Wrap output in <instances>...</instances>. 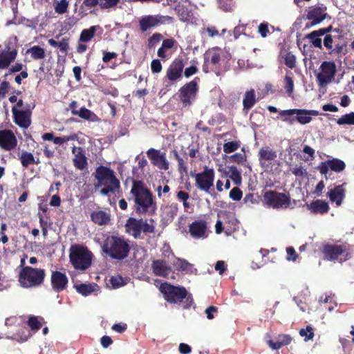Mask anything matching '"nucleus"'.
Instances as JSON below:
<instances>
[{"mask_svg":"<svg viewBox=\"0 0 354 354\" xmlns=\"http://www.w3.org/2000/svg\"><path fill=\"white\" fill-rule=\"evenodd\" d=\"M131 194L134 196L136 213L149 216L155 214L157 209L156 202L151 192L147 189L142 181L133 180Z\"/></svg>","mask_w":354,"mask_h":354,"instance_id":"obj_1","label":"nucleus"},{"mask_svg":"<svg viewBox=\"0 0 354 354\" xmlns=\"http://www.w3.org/2000/svg\"><path fill=\"white\" fill-rule=\"evenodd\" d=\"M102 251L108 257L115 260L126 259L130 252L129 241L124 237L116 236H108L104 241Z\"/></svg>","mask_w":354,"mask_h":354,"instance_id":"obj_2","label":"nucleus"},{"mask_svg":"<svg viewBox=\"0 0 354 354\" xmlns=\"http://www.w3.org/2000/svg\"><path fill=\"white\" fill-rule=\"evenodd\" d=\"M93 258V253L83 245L74 244L70 248L69 259L75 270L84 271L89 268Z\"/></svg>","mask_w":354,"mask_h":354,"instance_id":"obj_3","label":"nucleus"},{"mask_svg":"<svg viewBox=\"0 0 354 354\" xmlns=\"http://www.w3.org/2000/svg\"><path fill=\"white\" fill-rule=\"evenodd\" d=\"M160 290L164 299L171 304L184 303V308H189L192 304V298L184 287L174 286L169 283H162Z\"/></svg>","mask_w":354,"mask_h":354,"instance_id":"obj_4","label":"nucleus"},{"mask_svg":"<svg viewBox=\"0 0 354 354\" xmlns=\"http://www.w3.org/2000/svg\"><path fill=\"white\" fill-rule=\"evenodd\" d=\"M155 221L153 219H143L129 217L124 224V231L135 239H140L142 233L153 234L155 232Z\"/></svg>","mask_w":354,"mask_h":354,"instance_id":"obj_5","label":"nucleus"},{"mask_svg":"<svg viewBox=\"0 0 354 354\" xmlns=\"http://www.w3.org/2000/svg\"><path fill=\"white\" fill-rule=\"evenodd\" d=\"M45 277L44 270L26 266L21 270L19 281L24 288H32L42 284Z\"/></svg>","mask_w":354,"mask_h":354,"instance_id":"obj_6","label":"nucleus"},{"mask_svg":"<svg viewBox=\"0 0 354 354\" xmlns=\"http://www.w3.org/2000/svg\"><path fill=\"white\" fill-rule=\"evenodd\" d=\"M199 77H196L179 88L177 95L183 108H189L195 102L199 90Z\"/></svg>","mask_w":354,"mask_h":354,"instance_id":"obj_7","label":"nucleus"},{"mask_svg":"<svg viewBox=\"0 0 354 354\" xmlns=\"http://www.w3.org/2000/svg\"><path fill=\"white\" fill-rule=\"evenodd\" d=\"M321 251L328 261L338 260L342 263L351 258V254L345 245L326 243L322 245Z\"/></svg>","mask_w":354,"mask_h":354,"instance_id":"obj_8","label":"nucleus"},{"mask_svg":"<svg viewBox=\"0 0 354 354\" xmlns=\"http://www.w3.org/2000/svg\"><path fill=\"white\" fill-rule=\"evenodd\" d=\"M214 170L205 166L203 171L194 173L191 171L190 175L195 178V186L201 191L209 193L214 185Z\"/></svg>","mask_w":354,"mask_h":354,"instance_id":"obj_9","label":"nucleus"},{"mask_svg":"<svg viewBox=\"0 0 354 354\" xmlns=\"http://www.w3.org/2000/svg\"><path fill=\"white\" fill-rule=\"evenodd\" d=\"M172 20V17L168 15H146L142 16L138 21L139 29L145 32L151 29L155 28L160 25L165 24Z\"/></svg>","mask_w":354,"mask_h":354,"instance_id":"obj_10","label":"nucleus"},{"mask_svg":"<svg viewBox=\"0 0 354 354\" xmlns=\"http://www.w3.org/2000/svg\"><path fill=\"white\" fill-rule=\"evenodd\" d=\"M263 197L267 205L273 209H286L290 205V197L288 194L269 190L264 193Z\"/></svg>","mask_w":354,"mask_h":354,"instance_id":"obj_11","label":"nucleus"},{"mask_svg":"<svg viewBox=\"0 0 354 354\" xmlns=\"http://www.w3.org/2000/svg\"><path fill=\"white\" fill-rule=\"evenodd\" d=\"M95 179L97 180L95 183V187L98 188L107 184L114 185L115 187H120V181L115 176L114 171L109 167L105 166H99L95 169L94 174Z\"/></svg>","mask_w":354,"mask_h":354,"instance_id":"obj_12","label":"nucleus"},{"mask_svg":"<svg viewBox=\"0 0 354 354\" xmlns=\"http://www.w3.org/2000/svg\"><path fill=\"white\" fill-rule=\"evenodd\" d=\"M336 73V66L333 61H324L319 66V72L315 75L319 86H324L330 83Z\"/></svg>","mask_w":354,"mask_h":354,"instance_id":"obj_13","label":"nucleus"},{"mask_svg":"<svg viewBox=\"0 0 354 354\" xmlns=\"http://www.w3.org/2000/svg\"><path fill=\"white\" fill-rule=\"evenodd\" d=\"M18 50L12 42L5 43L3 48H0V69L8 68L17 58Z\"/></svg>","mask_w":354,"mask_h":354,"instance_id":"obj_14","label":"nucleus"},{"mask_svg":"<svg viewBox=\"0 0 354 354\" xmlns=\"http://www.w3.org/2000/svg\"><path fill=\"white\" fill-rule=\"evenodd\" d=\"M328 16L326 6L322 3L308 7L306 13V19L310 21L311 26L320 24Z\"/></svg>","mask_w":354,"mask_h":354,"instance_id":"obj_15","label":"nucleus"},{"mask_svg":"<svg viewBox=\"0 0 354 354\" xmlns=\"http://www.w3.org/2000/svg\"><path fill=\"white\" fill-rule=\"evenodd\" d=\"M184 67L183 59L180 57L175 58L168 66L165 79L172 82L179 80L183 76Z\"/></svg>","mask_w":354,"mask_h":354,"instance_id":"obj_16","label":"nucleus"},{"mask_svg":"<svg viewBox=\"0 0 354 354\" xmlns=\"http://www.w3.org/2000/svg\"><path fill=\"white\" fill-rule=\"evenodd\" d=\"M147 156L151 160V164L157 167L159 169L167 171L169 168V164L166 158L165 152H161L158 149L150 148L147 151Z\"/></svg>","mask_w":354,"mask_h":354,"instance_id":"obj_17","label":"nucleus"},{"mask_svg":"<svg viewBox=\"0 0 354 354\" xmlns=\"http://www.w3.org/2000/svg\"><path fill=\"white\" fill-rule=\"evenodd\" d=\"M221 54L217 50H212L205 54L203 71L207 73L209 70L212 71H219Z\"/></svg>","mask_w":354,"mask_h":354,"instance_id":"obj_18","label":"nucleus"},{"mask_svg":"<svg viewBox=\"0 0 354 354\" xmlns=\"http://www.w3.org/2000/svg\"><path fill=\"white\" fill-rule=\"evenodd\" d=\"M277 158L276 151L270 147H262L259 150L258 159L259 165L264 170L272 169L273 162Z\"/></svg>","mask_w":354,"mask_h":354,"instance_id":"obj_19","label":"nucleus"},{"mask_svg":"<svg viewBox=\"0 0 354 354\" xmlns=\"http://www.w3.org/2000/svg\"><path fill=\"white\" fill-rule=\"evenodd\" d=\"M345 163L342 160L337 158H333L324 162H321L317 167V169L321 174L324 175L325 178L327 179L326 174L329 169L331 171L339 173L345 169Z\"/></svg>","mask_w":354,"mask_h":354,"instance_id":"obj_20","label":"nucleus"},{"mask_svg":"<svg viewBox=\"0 0 354 354\" xmlns=\"http://www.w3.org/2000/svg\"><path fill=\"white\" fill-rule=\"evenodd\" d=\"M17 139L12 130H0V148L6 151L14 150L17 146Z\"/></svg>","mask_w":354,"mask_h":354,"instance_id":"obj_21","label":"nucleus"},{"mask_svg":"<svg viewBox=\"0 0 354 354\" xmlns=\"http://www.w3.org/2000/svg\"><path fill=\"white\" fill-rule=\"evenodd\" d=\"M68 283V277L64 272L53 271L50 277V283L53 290L59 293L67 288Z\"/></svg>","mask_w":354,"mask_h":354,"instance_id":"obj_22","label":"nucleus"},{"mask_svg":"<svg viewBox=\"0 0 354 354\" xmlns=\"http://www.w3.org/2000/svg\"><path fill=\"white\" fill-rule=\"evenodd\" d=\"M190 236L194 239H204L207 237V223L203 220H196L189 225Z\"/></svg>","mask_w":354,"mask_h":354,"instance_id":"obj_23","label":"nucleus"},{"mask_svg":"<svg viewBox=\"0 0 354 354\" xmlns=\"http://www.w3.org/2000/svg\"><path fill=\"white\" fill-rule=\"evenodd\" d=\"M288 114H295V119L300 124H306L311 122V116H317L320 113L316 110H307L302 109H291Z\"/></svg>","mask_w":354,"mask_h":354,"instance_id":"obj_24","label":"nucleus"},{"mask_svg":"<svg viewBox=\"0 0 354 354\" xmlns=\"http://www.w3.org/2000/svg\"><path fill=\"white\" fill-rule=\"evenodd\" d=\"M14 122L19 127L28 128L31 124V111L29 110L20 111L13 107L12 109Z\"/></svg>","mask_w":354,"mask_h":354,"instance_id":"obj_25","label":"nucleus"},{"mask_svg":"<svg viewBox=\"0 0 354 354\" xmlns=\"http://www.w3.org/2000/svg\"><path fill=\"white\" fill-rule=\"evenodd\" d=\"M72 153L74 155L73 165L80 170L84 169L87 166V159L82 147L73 146Z\"/></svg>","mask_w":354,"mask_h":354,"instance_id":"obj_26","label":"nucleus"},{"mask_svg":"<svg viewBox=\"0 0 354 354\" xmlns=\"http://www.w3.org/2000/svg\"><path fill=\"white\" fill-rule=\"evenodd\" d=\"M91 221L98 225H106L111 221L110 211L97 210L91 214Z\"/></svg>","mask_w":354,"mask_h":354,"instance_id":"obj_27","label":"nucleus"},{"mask_svg":"<svg viewBox=\"0 0 354 354\" xmlns=\"http://www.w3.org/2000/svg\"><path fill=\"white\" fill-rule=\"evenodd\" d=\"M307 209L313 214H324L329 211L328 203L322 200H315L306 205Z\"/></svg>","mask_w":354,"mask_h":354,"instance_id":"obj_28","label":"nucleus"},{"mask_svg":"<svg viewBox=\"0 0 354 354\" xmlns=\"http://www.w3.org/2000/svg\"><path fill=\"white\" fill-rule=\"evenodd\" d=\"M153 272L156 276L167 277L171 272V268L163 260H155L151 263Z\"/></svg>","mask_w":354,"mask_h":354,"instance_id":"obj_29","label":"nucleus"},{"mask_svg":"<svg viewBox=\"0 0 354 354\" xmlns=\"http://www.w3.org/2000/svg\"><path fill=\"white\" fill-rule=\"evenodd\" d=\"M345 190L343 185L335 186L333 189H330L327 196L331 202H335L337 206H339L345 196Z\"/></svg>","mask_w":354,"mask_h":354,"instance_id":"obj_30","label":"nucleus"},{"mask_svg":"<svg viewBox=\"0 0 354 354\" xmlns=\"http://www.w3.org/2000/svg\"><path fill=\"white\" fill-rule=\"evenodd\" d=\"M292 338L289 335L281 334L276 337V340H268L267 342L269 347L272 350H279L283 346L290 344Z\"/></svg>","mask_w":354,"mask_h":354,"instance_id":"obj_31","label":"nucleus"},{"mask_svg":"<svg viewBox=\"0 0 354 354\" xmlns=\"http://www.w3.org/2000/svg\"><path fill=\"white\" fill-rule=\"evenodd\" d=\"M77 138V135L75 133L62 137H55L53 133H46L42 135V139L44 140L53 141L54 144L59 145H62L64 142L70 140H76Z\"/></svg>","mask_w":354,"mask_h":354,"instance_id":"obj_32","label":"nucleus"},{"mask_svg":"<svg viewBox=\"0 0 354 354\" xmlns=\"http://www.w3.org/2000/svg\"><path fill=\"white\" fill-rule=\"evenodd\" d=\"M178 211V205L176 203H171V205H166L162 212L163 219L167 221H172L174 217L177 215Z\"/></svg>","mask_w":354,"mask_h":354,"instance_id":"obj_33","label":"nucleus"},{"mask_svg":"<svg viewBox=\"0 0 354 354\" xmlns=\"http://www.w3.org/2000/svg\"><path fill=\"white\" fill-rule=\"evenodd\" d=\"M100 29H101V27L99 25L83 29L80 33L79 41L84 43L90 41L94 37L95 32Z\"/></svg>","mask_w":354,"mask_h":354,"instance_id":"obj_34","label":"nucleus"},{"mask_svg":"<svg viewBox=\"0 0 354 354\" xmlns=\"http://www.w3.org/2000/svg\"><path fill=\"white\" fill-rule=\"evenodd\" d=\"M75 288L79 294L82 295V296L86 297L97 290L99 287L95 283H81L80 285L75 286Z\"/></svg>","mask_w":354,"mask_h":354,"instance_id":"obj_35","label":"nucleus"},{"mask_svg":"<svg viewBox=\"0 0 354 354\" xmlns=\"http://www.w3.org/2000/svg\"><path fill=\"white\" fill-rule=\"evenodd\" d=\"M256 103V95L254 89L247 91L243 98V110H250Z\"/></svg>","mask_w":354,"mask_h":354,"instance_id":"obj_36","label":"nucleus"},{"mask_svg":"<svg viewBox=\"0 0 354 354\" xmlns=\"http://www.w3.org/2000/svg\"><path fill=\"white\" fill-rule=\"evenodd\" d=\"M48 42L49 45L53 47H58L59 50L64 54H66L69 49L68 37H64L60 41H57L53 39H48Z\"/></svg>","mask_w":354,"mask_h":354,"instance_id":"obj_37","label":"nucleus"},{"mask_svg":"<svg viewBox=\"0 0 354 354\" xmlns=\"http://www.w3.org/2000/svg\"><path fill=\"white\" fill-rule=\"evenodd\" d=\"M26 54H30L33 59H41L46 57L45 50L39 46H33L27 49Z\"/></svg>","mask_w":354,"mask_h":354,"instance_id":"obj_38","label":"nucleus"},{"mask_svg":"<svg viewBox=\"0 0 354 354\" xmlns=\"http://www.w3.org/2000/svg\"><path fill=\"white\" fill-rule=\"evenodd\" d=\"M20 160L24 167H28L30 165H38L39 163V159L35 160L33 155L27 151H24L20 156Z\"/></svg>","mask_w":354,"mask_h":354,"instance_id":"obj_39","label":"nucleus"},{"mask_svg":"<svg viewBox=\"0 0 354 354\" xmlns=\"http://www.w3.org/2000/svg\"><path fill=\"white\" fill-rule=\"evenodd\" d=\"M77 115H78L80 118L84 120L91 122H95L98 119L95 113H94L93 111L86 109L84 106L80 109Z\"/></svg>","mask_w":354,"mask_h":354,"instance_id":"obj_40","label":"nucleus"},{"mask_svg":"<svg viewBox=\"0 0 354 354\" xmlns=\"http://www.w3.org/2000/svg\"><path fill=\"white\" fill-rule=\"evenodd\" d=\"M228 176L235 185H239L241 183V173L236 167L232 165L229 167Z\"/></svg>","mask_w":354,"mask_h":354,"instance_id":"obj_41","label":"nucleus"},{"mask_svg":"<svg viewBox=\"0 0 354 354\" xmlns=\"http://www.w3.org/2000/svg\"><path fill=\"white\" fill-rule=\"evenodd\" d=\"M320 35L316 30H313L311 32L306 35V37L310 40L312 45L316 48H322V39Z\"/></svg>","mask_w":354,"mask_h":354,"instance_id":"obj_42","label":"nucleus"},{"mask_svg":"<svg viewBox=\"0 0 354 354\" xmlns=\"http://www.w3.org/2000/svg\"><path fill=\"white\" fill-rule=\"evenodd\" d=\"M339 125H354V112H351L339 118L337 121Z\"/></svg>","mask_w":354,"mask_h":354,"instance_id":"obj_43","label":"nucleus"},{"mask_svg":"<svg viewBox=\"0 0 354 354\" xmlns=\"http://www.w3.org/2000/svg\"><path fill=\"white\" fill-rule=\"evenodd\" d=\"M288 111H290V109L280 111L279 112V115L282 121L292 125L297 122V120L295 119V114H288Z\"/></svg>","mask_w":354,"mask_h":354,"instance_id":"obj_44","label":"nucleus"},{"mask_svg":"<svg viewBox=\"0 0 354 354\" xmlns=\"http://www.w3.org/2000/svg\"><path fill=\"white\" fill-rule=\"evenodd\" d=\"M282 57L284 59L285 65L292 69L295 67V56L291 52H286Z\"/></svg>","mask_w":354,"mask_h":354,"instance_id":"obj_45","label":"nucleus"},{"mask_svg":"<svg viewBox=\"0 0 354 354\" xmlns=\"http://www.w3.org/2000/svg\"><path fill=\"white\" fill-rule=\"evenodd\" d=\"M299 334L301 337H304V341L313 339L314 337L313 329L311 326H307L306 328L300 329Z\"/></svg>","mask_w":354,"mask_h":354,"instance_id":"obj_46","label":"nucleus"},{"mask_svg":"<svg viewBox=\"0 0 354 354\" xmlns=\"http://www.w3.org/2000/svg\"><path fill=\"white\" fill-rule=\"evenodd\" d=\"M284 82V89L286 92L288 93L289 96H290L293 93L294 89V82L292 78L290 76L286 75L283 79Z\"/></svg>","mask_w":354,"mask_h":354,"instance_id":"obj_47","label":"nucleus"},{"mask_svg":"<svg viewBox=\"0 0 354 354\" xmlns=\"http://www.w3.org/2000/svg\"><path fill=\"white\" fill-rule=\"evenodd\" d=\"M346 44H335L334 47L333 46L330 51H329L330 55H344L346 52Z\"/></svg>","mask_w":354,"mask_h":354,"instance_id":"obj_48","label":"nucleus"},{"mask_svg":"<svg viewBox=\"0 0 354 354\" xmlns=\"http://www.w3.org/2000/svg\"><path fill=\"white\" fill-rule=\"evenodd\" d=\"M233 6L232 0H218V7L224 12L232 11Z\"/></svg>","mask_w":354,"mask_h":354,"instance_id":"obj_49","label":"nucleus"},{"mask_svg":"<svg viewBox=\"0 0 354 354\" xmlns=\"http://www.w3.org/2000/svg\"><path fill=\"white\" fill-rule=\"evenodd\" d=\"M28 325L33 331H38L41 328V323L37 317L32 316L28 320Z\"/></svg>","mask_w":354,"mask_h":354,"instance_id":"obj_50","label":"nucleus"},{"mask_svg":"<svg viewBox=\"0 0 354 354\" xmlns=\"http://www.w3.org/2000/svg\"><path fill=\"white\" fill-rule=\"evenodd\" d=\"M239 143L236 141H230L225 143L223 147V151L225 153H230L238 149Z\"/></svg>","mask_w":354,"mask_h":354,"instance_id":"obj_51","label":"nucleus"},{"mask_svg":"<svg viewBox=\"0 0 354 354\" xmlns=\"http://www.w3.org/2000/svg\"><path fill=\"white\" fill-rule=\"evenodd\" d=\"M162 39V35L159 32L153 33L150 37L148 39V48H153L155 46L159 43Z\"/></svg>","mask_w":354,"mask_h":354,"instance_id":"obj_52","label":"nucleus"},{"mask_svg":"<svg viewBox=\"0 0 354 354\" xmlns=\"http://www.w3.org/2000/svg\"><path fill=\"white\" fill-rule=\"evenodd\" d=\"M176 198L179 201H182L185 208H189L190 205L187 201L189 199V196L188 193L184 191H179L176 194Z\"/></svg>","mask_w":354,"mask_h":354,"instance_id":"obj_53","label":"nucleus"},{"mask_svg":"<svg viewBox=\"0 0 354 354\" xmlns=\"http://www.w3.org/2000/svg\"><path fill=\"white\" fill-rule=\"evenodd\" d=\"M68 2L66 0H60L55 6V10L58 14H63L67 11Z\"/></svg>","mask_w":354,"mask_h":354,"instance_id":"obj_54","label":"nucleus"},{"mask_svg":"<svg viewBox=\"0 0 354 354\" xmlns=\"http://www.w3.org/2000/svg\"><path fill=\"white\" fill-rule=\"evenodd\" d=\"M120 0H100V8L102 10L109 9L115 7Z\"/></svg>","mask_w":354,"mask_h":354,"instance_id":"obj_55","label":"nucleus"},{"mask_svg":"<svg viewBox=\"0 0 354 354\" xmlns=\"http://www.w3.org/2000/svg\"><path fill=\"white\" fill-rule=\"evenodd\" d=\"M242 191L237 187L232 188L229 193L230 198L235 201H240L242 198Z\"/></svg>","mask_w":354,"mask_h":354,"instance_id":"obj_56","label":"nucleus"},{"mask_svg":"<svg viewBox=\"0 0 354 354\" xmlns=\"http://www.w3.org/2000/svg\"><path fill=\"white\" fill-rule=\"evenodd\" d=\"M336 37H337L332 35H326L324 37L323 44L325 48L328 50V52L330 51L333 47V39Z\"/></svg>","mask_w":354,"mask_h":354,"instance_id":"obj_57","label":"nucleus"},{"mask_svg":"<svg viewBox=\"0 0 354 354\" xmlns=\"http://www.w3.org/2000/svg\"><path fill=\"white\" fill-rule=\"evenodd\" d=\"M162 66L158 59H153L151 62V70L153 73H158L162 71Z\"/></svg>","mask_w":354,"mask_h":354,"instance_id":"obj_58","label":"nucleus"},{"mask_svg":"<svg viewBox=\"0 0 354 354\" xmlns=\"http://www.w3.org/2000/svg\"><path fill=\"white\" fill-rule=\"evenodd\" d=\"M104 187L101 189L100 193L103 196H107L110 193H114L116 189L120 187H115L114 185L107 184L106 185H103Z\"/></svg>","mask_w":354,"mask_h":354,"instance_id":"obj_59","label":"nucleus"},{"mask_svg":"<svg viewBox=\"0 0 354 354\" xmlns=\"http://www.w3.org/2000/svg\"><path fill=\"white\" fill-rule=\"evenodd\" d=\"M231 161L240 164L246 160V156L244 154L236 153L230 156Z\"/></svg>","mask_w":354,"mask_h":354,"instance_id":"obj_60","label":"nucleus"},{"mask_svg":"<svg viewBox=\"0 0 354 354\" xmlns=\"http://www.w3.org/2000/svg\"><path fill=\"white\" fill-rule=\"evenodd\" d=\"M198 71V68L196 65H192L189 67H187L183 71V74L185 77L188 78L190 76L195 75Z\"/></svg>","mask_w":354,"mask_h":354,"instance_id":"obj_61","label":"nucleus"},{"mask_svg":"<svg viewBox=\"0 0 354 354\" xmlns=\"http://www.w3.org/2000/svg\"><path fill=\"white\" fill-rule=\"evenodd\" d=\"M111 329L118 333L122 334L127 330V325L123 323L115 324L112 326Z\"/></svg>","mask_w":354,"mask_h":354,"instance_id":"obj_62","label":"nucleus"},{"mask_svg":"<svg viewBox=\"0 0 354 354\" xmlns=\"http://www.w3.org/2000/svg\"><path fill=\"white\" fill-rule=\"evenodd\" d=\"M178 171L180 174H187V165L182 157H180L178 160Z\"/></svg>","mask_w":354,"mask_h":354,"instance_id":"obj_63","label":"nucleus"},{"mask_svg":"<svg viewBox=\"0 0 354 354\" xmlns=\"http://www.w3.org/2000/svg\"><path fill=\"white\" fill-rule=\"evenodd\" d=\"M258 31L262 37H266L269 32L268 24L261 23L258 26Z\"/></svg>","mask_w":354,"mask_h":354,"instance_id":"obj_64","label":"nucleus"}]
</instances>
